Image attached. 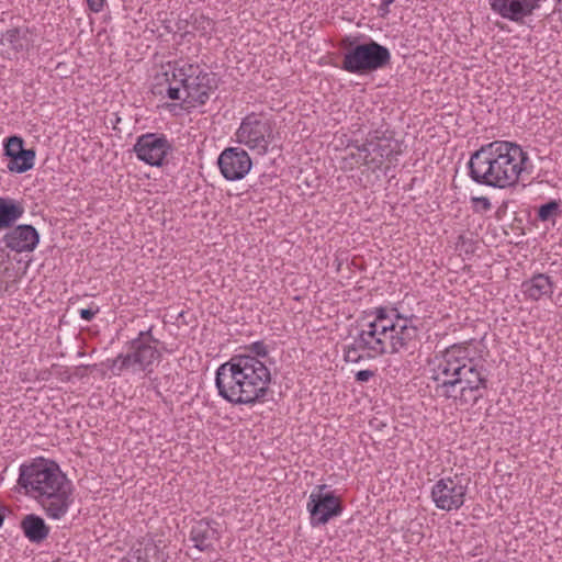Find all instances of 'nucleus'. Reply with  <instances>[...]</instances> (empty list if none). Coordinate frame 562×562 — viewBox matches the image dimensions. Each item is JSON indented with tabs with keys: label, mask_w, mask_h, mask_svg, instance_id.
Returning a JSON list of instances; mask_svg holds the SVG:
<instances>
[{
	"label": "nucleus",
	"mask_w": 562,
	"mask_h": 562,
	"mask_svg": "<svg viewBox=\"0 0 562 562\" xmlns=\"http://www.w3.org/2000/svg\"><path fill=\"white\" fill-rule=\"evenodd\" d=\"M217 165L226 180L236 181L243 179L250 171L252 161L245 149L227 147L218 156Z\"/></svg>",
	"instance_id": "obj_12"
},
{
	"label": "nucleus",
	"mask_w": 562,
	"mask_h": 562,
	"mask_svg": "<svg viewBox=\"0 0 562 562\" xmlns=\"http://www.w3.org/2000/svg\"><path fill=\"white\" fill-rule=\"evenodd\" d=\"M375 375V372L373 370H360L356 373L355 379L357 382L363 383L368 382L371 378Z\"/></svg>",
	"instance_id": "obj_36"
},
{
	"label": "nucleus",
	"mask_w": 562,
	"mask_h": 562,
	"mask_svg": "<svg viewBox=\"0 0 562 562\" xmlns=\"http://www.w3.org/2000/svg\"><path fill=\"white\" fill-rule=\"evenodd\" d=\"M220 524L214 519L203 518L192 522L189 539L200 551L214 549V543L221 538Z\"/></svg>",
	"instance_id": "obj_16"
},
{
	"label": "nucleus",
	"mask_w": 562,
	"mask_h": 562,
	"mask_svg": "<svg viewBox=\"0 0 562 562\" xmlns=\"http://www.w3.org/2000/svg\"><path fill=\"white\" fill-rule=\"evenodd\" d=\"M306 508L313 527L326 525L344 509L340 498L334 492L327 491L326 484L316 485L308 497Z\"/></svg>",
	"instance_id": "obj_9"
},
{
	"label": "nucleus",
	"mask_w": 562,
	"mask_h": 562,
	"mask_svg": "<svg viewBox=\"0 0 562 562\" xmlns=\"http://www.w3.org/2000/svg\"><path fill=\"white\" fill-rule=\"evenodd\" d=\"M201 19H203V22H206V24H210L209 20H205L203 16Z\"/></svg>",
	"instance_id": "obj_42"
},
{
	"label": "nucleus",
	"mask_w": 562,
	"mask_h": 562,
	"mask_svg": "<svg viewBox=\"0 0 562 562\" xmlns=\"http://www.w3.org/2000/svg\"><path fill=\"white\" fill-rule=\"evenodd\" d=\"M352 146L359 153H364L362 164L372 166L373 168H380L385 159L391 160L394 154L397 155L401 153L400 149L395 150L391 137L379 136L378 132L363 144H355Z\"/></svg>",
	"instance_id": "obj_14"
},
{
	"label": "nucleus",
	"mask_w": 562,
	"mask_h": 562,
	"mask_svg": "<svg viewBox=\"0 0 562 562\" xmlns=\"http://www.w3.org/2000/svg\"><path fill=\"white\" fill-rule=\"evenodd\" d=\"M344 359L346 362L359 363L369 359V357L362 351L361 347H358V341L353 337L349 345L344 346Z\"/></svg>",
	"instance_id": "obj_29"
},
{
	"label": "nucleus",
	"mask_w": 562,
	"mask_h": 562,
	"mask_svg": "<svg viewBox=\"0 0 562 562\" xmlns=\"http://www.w3.org/2000/svg\"><path fill=\"white\" fill-rule=\"evenodd\" d=\"M274 126L272 120L250 113L241 120L235 133L236 142L263 156L276 138Z\"/></svg>",
	"instance_id": "obj_6"
},
{
	"label": "nucleus",
	"mask_w": 562,
	"mask_h": 562,
	"mask_svg": "<svg viewBox=\"0 0 562 562\" xmlns=\"http://www.w3.org/2000/svg\"><path fill=\"white\" fill-rule=\"evenodd\" d=\"M471 201L473 205L480 206L484 212H487L492 209V203L486 196H473Z\"/></svg>",
	"instance_id": "obj_35"
},
{
	"label": "nucleus",
	"mask_w": 562,
	"mask_h": 562,
	"mask_svg": "<svg viewBox=\"0 0 562 562\" xmlns=\"http://www.w3.org/2000/svg\"><path fill=\"white\" fill-rule=\"evenodd\" d=\"M521 288L528 299L539 301L544 296L551 297L554 282L548 274L538 273L529 280L524 281Z\"/></svg>",
	"instance_id": "obj_21"
},
{
	"label": "nucleus",
	"mask_w": 562,
	"mask_h": 562,
	"mask_svg": "<svg viewBox=\"0 0 562 562\" xmlns=\"http://www.w3.org/2000/svg\"><path fill=\"white\" fill-rule=\"evenodd\" d=\"M516 3L510 4V11L507 20L521 24L525 19L532 15L538 9L535 0H514Z\"/></svg>",
	"instance_id": "obj_27"
},
{
	"label": "nucleus",
	"mask_w": 562,
	"mask_h": 562,
	"mask_svg": "<svg viewBox=\"0 0 562 562\" xmlns=\"http://www.w3.org/2000/svg\"><path fill=\"white\" fill-rule=\"evenodd\" d=\"M249 350L255 355L254 357H256L257 359H258V357L265 358L268 356V348L263 341L252 342L249 346Z\"/></svg>",
	"instance_id": "obj_34"
},
{
	"label": "nucleus",
	"mask_w": 562,
	"mask_h": 562,
	"mask_svg": "<svg viewBox=\"0 0 562 562\" xmlns=\"http://www.w3.org/2000/svg\"><path fill=\"white\" fill-rule=\"evenodd\" d=\"M358 347H361L362 351L369 357L374 359L378 356H383L384 344L378 337L376 331L373 328L361 329L357 336Z\"/></svg>",
	"instance_id": "obj_24"
},
{
	"label": "nucleus",
	"mask_w": 562,
	"mask_h": 562,
	"mask_svg": "<svg viewBox=\"0 0 562 562\" xmlns=\"http://www.w3.org/2000/svg\"><path fill=\"white\" fill-rule=\"evenodd\" d=\"M133 151L140 161L153 167H162L168 164L173 146L165 134L146 133L137 137Z\"/></svg>",
	"instance_id": "obj_10"
},
{
	"label": "nucleus",
	"mask_w": 562,
	"mask_h": 562,
	"mask_svg": "<svg viewBox=\"0 0 562 562\" xmlns=\"http://www.w3.org/2000/svg\"><path fill=\"white\" fill-rule=\"evenodd\" d=\"M271 382L270 370L251 355H235L216 370L218 395L234 405L262 402Z\"/></svg>",
	"instance_id": "obj_2"
},
{
	"label": "nucleus",
	"mask_w": 562,
	"mask_h": 562,
	"mask_svg": "<svg viewBox=\"0 0 562 562\" xmlns=\"http://www.w3.org/2000/svg\"><path fill=\"white\" fill-rule=\"evenodd\" d=\"M1 241L7 248L15 252H31L40 243V233L29 224H21L11 227L2 237Z\"/></svg>",
	"instance_id": "obj_15"
},
{
	"label": "nucleus",
	"mask_w": 562,
	"mask_h": 562,
	"mask_svg": "<svg viewBox=\"0 0 562 562\" xmlns=\"http://www.w3.org/2000/svg\"><path fill=\"white\" fill-rule=\"evenodd\" d=\"M391 64V52L373 40L350 44L342 55L340 68L359 76L369 75Z\"/></svg>",
	"instance_id": "obj_5"
},
{
	"label": "nucleus",
	"mask_w": 562,
	"mask_h": 562,
	"mask_svg": "<svg viewBox=\"0 0 562 562\" xmlns=\"http://www.w3.org/2000/svg\"><path fill=\"white\" fill-rule=\"evenodd\" d=\"M20 528L24 537L35 544L44 542L50 531V527L46 524L45 519L36 514H27L20 521Z\"/></svg>",
	"instance_id": "obj_20"
},
{
	"label": "nucleus",
	"mask_w": 562,
	"mask_h": 562,
	"mask_svg": "<svg viewBox=\"0 0 562 562\" xmlns=\"http://www.w3.org/2000/svg\"><path fill=\"white\" fill-rule=\"evenodd\" d=\"M468 348L460 345H452L448 347L440 358L437 359V363L431 369L430 379L436 382L435 392L440 397L451 395L453 389L451 384L457 381L456 375L458 370L462 368L460 366L461 353H467Z\"/></svg>",
	"instance_id": "obj_7"
},
{
	"label": "nucleus",
	"mask_w": 562,
	"mask_h": 562,
	"mask_svg": "<svg viewBox=\"0 0 562 562\" xmlns=\"http://www.w3.org/2000/svg\"><path fill=\"white\" fill-rule=\"evenodd\" d=\"M454 379L457 381L451 384L453 391L451 395H446L445 400H452L459 405H475L483 398L484 394H477L476 390L470 385L467 379L459 376V373H457Z\"/></svg>",
	"instance_id": "obj_22"
},
{
	"label": "nucleus",
	"mask_w": 562,
	"mask_h": 562,
	"mask_svg": "<svg viewBox=\"0 0 562 562\" xmlns=\"http://www.w3.org/2000/svg\"><path fill=\"white\" fill-rule=\"evenodd\" d=\"M167 558V553L159 544L153 540H146L133 547L121 562H166Z\"/></svg>",
	"instance_id": "obj_19"
},
{
	"label": "nucleus",
	"mask_w": 562,
	"mask_h": 562,
	"mask_svg": "<svg viewBox=\"0 0 562 562\" xmlns=\"http://www.w3.org/2000/svg\"><path fill=\"white\" fill-rule=\"evenodd\" d=\"M376 334L378 337H380V340L384 344L383 355H393L391 350L395 338V328H392L391 330H376Z\"/></svg>",
	"instance_id": "obj_33"
},
{
	"label": "nucleus",
	"mask_w": 562,
	"mask_h": 562,
	"mask_svg": "<svg viewBox=\"0 0 562 562\" xmlns=\"http://www.w3.org/2000/svg\"><path fill=\"white\" fill-rule=\"evenodd\" d=\"M105 0H87L88 7L92 12H100L104 7Z\"/></svg>",
	"instance_id": "obj_39"
},
{
	"label": "nucleus",
	"mask_w": 562,
	"mask_h": 562,
	"mask_svg": "<svg viewBox=\"0 0 562 562\" xmlns=\"http://www.w3.org/2000/svg\"><path fill=\"white\" fill-rule=\"evenodd\" d=\"M460 366L462 368L458 370L459 376L467 379L477 394H484L488 382V370L484 364L469 358L467 353H461Z\"/></svg>",
	"instance_id": "obj_17"
},
{
	"label": "nucleus",
	"mask_w": 562,
	"mask_h": 562,
	"mask_svg": "<svg viewBox=\"0 0 562 562\" xmlns=\"http://www.w3.org/2000/svg\"><path fill=\"white\" fill-rule=\"evenodd\" d=\"M396 317L400 319V323L395 328V338L391 352L393 355H414L420 346V329L416 324L418 317L413 314Z\"/></svg>",
	"instance_id": "obj_13"
},
{
	"label": "nucleus",
	"mask_w": 562,
	"mask_h": 562,
	"mask_svg": "<svg viewBox=\"0 0 562 562\" xmlns=\"http://www.w3.org/2000/svg\"><path fill=\"white\" fill-rule=\"evenodd\" d=\"M199 70L198 65L184 64L181 67H175L172 70V80L178 82L183 89L184 85L189 83Z\"/></svg>",
	"instance_id": "obj_28"
},
{
	"label": "nucleus",
	"mask_w": 562,
	"mask_h": 562,
	"mask_svg": "<svg viewBox=\"0 0 562 562\" xmlns=\"http://www.w3.org/2000/svg\"><path fill=\"white\" fill-rule=\"evenodd\" d=\"M558 4L562 5V0H558Z\"/></svg>",
	"instance_id": "obj_44"
},
{
	"label": "nucleus",
	"mask_w": 562,
	"mask_h": 562,
	"mask_svg": "<svg viewBox=\"0 0 562 562\" xmlns=\"http://www.w3.org/2000/svg\"><path fill=\"white\" fill-rule=\"evenodd\" d=\"M25 210L20 201L11 198H0V229L11 228L20 220Z\"/></svg>",
	"instance_id": "obj_25"
},
{
	"label": "nucleus",
	"mask_w": 562,
	"mask_h": 562,
	"mask_svg": "<svg viewBox=\"0 0 562 562\" xmlns=\"http://www.w3.org/2000/svg\"><path fill=\"white\" fill-rule=\"evenodd\" d=\"M4 510H5V507L0 505V528L2 527L4 518H5Z\"/></svg>",
	"instance_id": "obj_41"
},
{
	"label": "nucleus",
	"mask_w": 562,
	"mask_h": 562,
	"mask_svg": "<svg viewBox=\"0 0 562 562\" xmlns=\"http://www.w3.org/2000/svg\"><path fill=\"white\" fill-rule=\"evenodd\" d=\"M99 312V307H88V308H81L79 314L80 317L87 322H90L95 314Z\"/></svg>",
	"instance_id": "obj_37"
},
{
	"label": "nucleus",
	"mask_w": 562,
	"mask_h": 562,
	"mask_svg": "<svg viewBox=\"0 0 562 562\" xmlns=\"http://www.w3.org/2000/svg\"><path fill=\"white\" fill-rule=\"evenodd\" d=\"M516 3L514 0H490L492 11L501 15L503 19L508 18L510 4Z\"/></svg>",
	"instance_id": "obj_32"
},
{
	"label": "nucleus",
	"mask_w": 562,
	"mask_h": 562,
	"mask_svg": "<svg viewBox=\"0 0 562 562\" xmlns=\"http://www.w3.org/2000/svg\"><path fill=\"white\" fill-rule=\"evenodd\" d=\"M218 88V78L214 72L198 70L193 79L184 85L183 104L186 108L204 105L210 94Z\"/></svg>",
	"instance_id": "obj_11"
},
{
	"label": "nucleus",
	"mask_w": 562,
	"mask_h": 562,
	"mask_svg": "<svg viewBox=\"0 0 562 562\" xmlns=\"http://www.w3.org/2000/svg\"><path fill=\"white\" fill-rule=\"evenodd\" d=\"M528 160V154L518 144L494 140L472 153L468 162L469 177L479 184L510 188L517 184Z\"/></svg>",
	"instance_id": "obj_3"
},
{
	"label": "nucleus",
	"mask_w": 562,
	"mask_h": 562,
	"mask_svg": "<svg viewBox=\"0 0 562 562\" xmlns=\"http://www.w3.org/2000/svg\"><path fill=\"white\" fill-rule=\"evenodd\" d=\"M18 484L49 519L64 518L74 503V484L55 461L36 458L21 464Z\"/></svg>",
	"instance_id": "obj_1"
},
{
	"label": "nucleus",
	"mask_w": 562,
	"mask_h": 562,
	"mask_svg": "<svg viewBox=\"0 0 562 562\" xmlns=\"http://www.w3.org/2000/svg\"><path fill=\"white\" fill-rule=\"evenodd\" d=\"M9 158L8 169L11 172L24 173L34 167L35 150L33 148L24 149L20 153H13L7 156Z\"/></svg>",
	"instance_id": "obj_26"
},
{
	"label": "nucleus",
	"mask_w": 562,
	"mask_h": 562,
	"mask_svg": "<svg viewBox=\"0 0 562 562\" xmlns=\"http://www.w3.org/2000/svg\"><path fill=\"white\" fill-rule=\"evenodd\" d=\"M154 389L158 390V385L155 384ZM157 393L160 394L159 391H157Z\"/></svg>",
	"instance_id": "obj_43"
},
{
	"label": "nucleus",
	"mask_w": 562,
	"mask_h": 562,
	"mask_svg": "<svg viewBox=\"0 0 562 562\" xmlns=\"http://www.w3.org/2000/svg\"><path fill=\"white\" fill-rule=\"evenodd\" d=\"M395 1H389L385 3V0H381V4L379 7L380 15L384 16L390 12V5Z\"/></svg>",
	"instance_id": "obj_40"
},
{
	"label": "nucleus",
	"mask_w": 562,
	"mask_h": 562,
	"mask_svg": "<svg viewBox=\"0 0 562 562\" xmlns=\"http://www.w3.org/2000/svg\"><path fill=\"white\" fill-rule=\"evenodd\" d=\"M24 149V139L21 136L11 135L5 138L3 144V150L5 156L11 155L14 151L20 153Z\"/></svg>",
	"instance_id": "obj_31"
},
{
	"label": "nucleus",
	"mask_w": 562,
	"mask_h": 562,
	"mask_svg": "<svg viewBox=\"0 0 562 562\" xmlns=\"http://www.w3.org/2000/svg\"><path fill=\"white\" fill-rule=\"evenodd\" d=\"M371 315H374V319L368 324V327L373 328L375 331L396 328L400 323L396 316H404L396 307L387 308L385 306L375 307Z\"/></svg>",
	"instance_id": "obj_23"
},
{
	"label": "nucleus",
	"mask_w": 562,
	"mask_h": 562,
	"mask_svg": "<svg viewBox=\"0 0 562 562\" xmlns=\"http://www.w3.org/2000/svg\"><path fill=\"white\" fill-rule=\"evenodd\" d=\"M153 326L138 333L137 337L127 342L126 353H120L116 358L108 360L111 371L120 375L123 371H140L149 375L153 364L159 361L161 353L157 346L159 340L151 334Z\"/></svg>",
	"instance_id": "obj_4"
},
{
	"label": "nucleus",
	"mask_w": 562,
	"mask_h": 562,
	"mask_svg": "<svg viewBox=\"0 0 562 562\" xmlns=\"http://www.w3.org/2000/svg\"><path fill=\"white\" fill-rule=\"evenodd\" d=\"M0 45L7 48V53L14 55L27 52L33 45L31 31L27 26H16L1 34Z\"/></svg>",
	"instance_id": "obj_18"
},
{
	"label": "nucleus",
	"mask_w": 562,
	"mask_h": 562,
	"mask_svg": "<svg viewBox=\"0 0 562 562\" xmlns=\"http://www.w3.org/2000/svg\"><path fill=\"white\" fill-rule=\"evenodd\" d=\"M166 94L171 100H182L183 101L182 92H181L180 87L169 86L168 89H167Z\"/></svg>",
	"instance_id": "obj_38"
},
{
	"label": "nucleus",
	"mask_w": 562,
	"mask_h": 562,
	"mask_svg": "<svg viewBox=\"0 0 562 562\" xmlns=\"http://www.w3.org/2000/svg\"><path fill=\"white\" fill-rule=\"evenodd\" d=\"M559 202L555 200H551L544 204H541L538 207L537 216L540 221L547 222L551 220L554 215L558 214L559 211Z\"/></svg>",
	"instance_id": "obj_30"
},
{
	"label": "nucleus",
	"mask_w": 562,
	"mask_h": 562,
	"mask_svg": "<svg viewBox=\"0 0 562 562\" xmlns=\"http://www.w3.org/2000/svg\"><path fill=\"white\" fill-rule=\"evenodd\" d=\"M469 482L459 474L441 477L431 487V501L440 510H458L464 505Z\"/></svg>",
	"instance_id": "obj_8"
}]
</instances>
